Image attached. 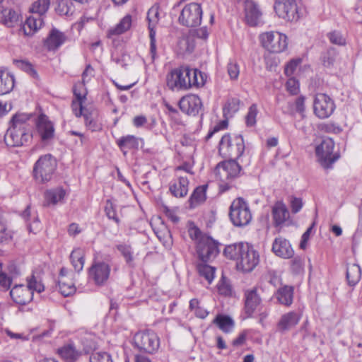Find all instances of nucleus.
Masks as SVG:
<instances>
[{
	"mask_svg": "<svg viewBox=\"0 0 362 362\" xmlns=\"http://www.w3.org/2000/svg\"><path fill=\"white\" fill-rule=\"evenodd\" d=\"M259 40L262 47L272 53H280L288 46L287 36L276 31L262 33L259 35Z\"/></svg>",
	"mask_w": 362,
	"mask_h": 362,
	"instance_id": "6",
	"label": "nucleus"
},
{
	"mask_svg": "<svg viewBox=\"0 0 362 362\" xmlns=\"http://www.w3.org/2000/svg\"><path fill=\"white\" fill-rule=\"evenodd\" d=\"M361 270L356 264H349L346 269V279L350 286H355L360 280Z\"/></svg>",
	"mask_w": 362,
	"mask_h": 362,
	"instance_id": "36",
	"label": "nucleus"
},
{
	"mask_svg": "<svg viewBox=\"0 0 362 362\" xmlns=\"http://www.w3.org/2000/svg\"><path fill=\"white\" fill-rule=\"evenodd\" d=\"M110 266L103 262H94L89 269V276L98 286L103 285L109 279Z\"/></svg>",
	"mask_w": 362,
	"mask_h": 362,
	"instance_id": "16",
	"label": "nucleus"
},
{
	"mask_svg": "<svg viewBox=\"0 0 362 362\" xmlns=\"http://www.w3.org/2000/svg\"><path fill=\"white\" fill-rule=\"evenodd\" d=\"M329 41L334 45H344L346 44L345 37L338 31H333L328 34Z\"/></svg>",
	"mask_w": 362,
	"mask_h": 362,
	"instance_id": "53",
	"label": "nucleus"
},
{
	"mask_svg": "<svg viewBox=\"0 0 362 362\" xmlns=\"http://www.w3.org/2000/svg\"><path fill=\"white\" fill-rule=\"evenodd\" d=\"M335 50L334 49H330L327 50L326 53L322 57L323 64L325 66H329L333 64L335 60Z\"/></svg>",
	"mask_w": 362,
	"mask_h": 362,
	"instance_id": "59",
	"label": "nucleus"
},
{
	"mask_svg": "<svg viewBox=\"0 0 362 362\" xmlns=\"http://www.w3.org/2000/svg\"><path fill=\"white\" fill-rule=\"evenodd\" d=\"M85 83L82 82L76 83L74 86V95L76 98L79 100H86V90L84 88Z\"/></svg>",
	"mask_w": 362,
	"mask_h": 362,
	"instance_id": "55",
	"label": "nucleus"
},
{
	"mask_svg": "<svg viewBox=\"0 0 362 362\" xmlns=\"http://www.w3.org/2000/svg\"><path fill=\"white\" fill-rule=\"evenodd\" d=\"M261 299L255 288L247 290L245 293V312L250 316L255 313L260 305Z\"/></svg>",
	"mask_w": 362,
	"mask_h": 362,
	"instance_id": "22",
	"label": "nucleus"
},
{
	"mask_svg": "<svg viewBox=\"0 0 362 362\" xmlns=\"http://www.w3.org/2000/svg\"><path fill=\"white\" fill-rule=\"evenodd\" d=\"M75 274L65 267L60 269L58 288L60 293L64 296H69L75 293L76 286L74 281Z\"/></svg>",
	"mask_w": 362,
	"mask_h": 362,
	"instance_id": "15",
	"label": "nucleus"
},
{
	"mask_svg": "<svg viewBox=\"0 0 362 362\" xmlns=\"http://www.w3.org/2000/svg\"><path fill=\"white\" fill-rule=\"evenodd\" d=\"M177 45L181 54L191 53L195 47V41L192 36V33L188 31L182 35L178 41Z\"/></svg>",
	"mask_w": 362,
	"mask_h": 362,
	"instance_id": "31",
	"label": "nucleus"
},
{
	"mask_svg": "<svg viewBox=\"0 0 362 362\" xmlns=\"http://www.w3.org/2000/svg\"><path fill=\"white\" fill-rule=\"evenodd\" d=\"M245 21L250 26H257L262 21V13L259 6L253 1H247L245 4Z\"/></svg>",
	"mask_w": 362,
	"mask_h": 362,
	"instance_id": "19",
	"label": "nucleus"
},
{
	"mask_svg": "<svg viewBox=\"0 0 362 362\" xmlns=\"http://www.w3.org/2000/svg\"><path fill=\"white\" fill-rule=\"evenodd\" d=\"M240 100L236 98H232L228 100L223 107V112L225 115L231 117L239 110Z\"/></svg>",
	"mask_w": 362,
	"mask_h": 362,
	"instance_id": "47",
	"label": "nucleus"
},
{
	"mask_svg": "<svg viewBox=\"0 0 362 362\" xmlns=\"http://www.w3.org/2000/svg\"><path fill=\"white\" fill-rule=\"evenodd\" d=\"M206 76L197 69L180 66L172 69L166 76V86L172 91L187 90L192 87H202Z\"/></svg>",
	"mask_w": 362,
	"mask_h": 362,
	"instance_id": "1",
	"label": "nucleus"
},
{
	"mask_svg": "<svg viewBox=\"0 0 362 362\" xmlns=\"http://www.w3.org/2000/svg\"><path fill=\"white\" fill-rule=\"evenodd\" d=\"M300 59L291 60L285 66L284 72L286 76H291L300 63Z\"/></svg>",
	"mask_w": 362,
	"mask_h": 362,
	"instance_id": "63",
	"label": "nucleus"
},
{
	"mask_svg": "<svg viewBox=\"0 0 362 362\" xmlns=\"http://www.w3.org/2000/svg\"><path fill=\"white\" fill-rule=\"evenodd\" d=\"M206 185H202L197 187L189 198L191 207H194L197 204L204 202L206 199Z\"/></svg>",
	"mask_w": 362,
	"mask_h": 362,
	"instance_id": "41",
	"label": "nucleus"
},
{
	"mask_svg": "<svg viewBox=\"0 0 362 362\" xmlns=\"http://www.w3.org/2000/svg\"><path fill=\"white\" fill-rule=\"evenodd\" d=\"M196 252L202 262H211L219 253L218 243L211 237H202L197 243Z\"/></svg>",
	"mask_w": 362,
	"mask_h": 362,
	"instance_id": "9",
	"label": "nucleus"
},
{
	"mask_svg": "<svg viewBox=\"0 0 362 362\" xmlns=\"http://www.w3.org/2000/svg\"><path fill=\"white\" fill-rule=\"evenodd\" d=\"M188 233L190 238L194 240L196 244L202 237H208L207 235H203L201 230L194 223H189Z\"/></svg>",
	"mask_w": 362,
	"mask_h": 362,
	"instance_id": "52",
	"label": "nucleus"
},
{
	"mask_svg": "<svg viewBox=\"0 0 362 362\" xmlns=\"http://www.w3.org/2000/svg\"><path fill=\"white\" fill-rule=\"evenodd\" d=\"M117 144L121 149L138 148L139 139L133 135H127L118 139Z\"/></svg>",
	"mask_w": 362,
	"mask_h": 362,
	"instance_id": "43",
	"label": "nucleus"
},
{
	"mask_svg": "<svg viewBox=\"0 0 362 362\" xmlns=\"http://www.w3.org/2000/svg\"><path fill=\"white\" fill-rule=\"evenodd\" d=\"M132 25V17L125 16L115 26L110 28L107 31V37L113 38L127 31Z\"/></svg>",
	"mask_w": 362,
	"mask_h": 362,
	"instance_id": "29",
	"label": "nucleus"
},
{
	"mask_svg": "<svg viewBox=\"0 0 362 362\" xmlns=\"http://www.w3.org/2000/svg\"><path fill=\"white\" fill-rule=\"evenodd\" d=\"M30 119V115L16 113L11 118L10 127L31 131V126L29 124Z\"/></svg>",
	"mask_w": 362,
	"mask_h": 362,
	"instance_id": "32",
	"label": "nucleus"
},
{
	"mask_svg": "<svg viewBox=\"0 0 362 362\" xmlns=\"http://www.w3.org/2000/svg\"><path fill=\"white\" fill-rule=\"evenodd\" d=\"M150 37V55L151 62H153L155 59L157 58V48L156 44V30H151L149 33Z\"/></svg>",
	"mask_w": 362,
	"mask_h": 362,
	"instance_id": "56",
	"label": "nucleus"
},
{
	"mask_svg": "<svg viewBox=\"0 0 362 362\" xmlns=\"http://www.w3.org/2000/svg\"><path fill=\"white\" fill-rule=\"evenodd\" d=\"M169 190L171 194L177 198L185 197L189 190L188 178L182 175H175L169 185Z\"/></svg>",
	"mask_w": 362,
	"mask_h": 362,
	"instance_id": "18",
	"label": "nucleus"
},
{
	"mask_svg": "<svg viewBox=\"0 0 362 362\" xmlns=\"http://www.w3.org/2000/svg\"><path fill=\"white\" fill-rule=\"evenodd\" d=\"M89 361L90 362H113L111 355L105 351L93 353Z\"/></svg>",
	"mask_w": 362,
	"mask_h": 362,
	"instance_id": "50",
	"label": "nucleus"
},
{
	"mask_svg": "<svg viewBox=\"0 0 362 362\" xmlns=\"http://www.w3.org/2000/svg\"><path fill=\"white\" fill-rule=\"evenodd\" d=\"M202 13V8L199 4H188L180 11L178 22L187 28L197 27L201 24Z\"/></svg>",
	"mask_w": 362,
	"mask_h": 362,
	"instance_id": "7",
	"label": "nucleus"
},
{
	"mask_svg": "<svg viewBox=\"0 0 362 362\" xmlns=\"http://www.w3.org/2000/svg\"><path fill=\"white\" fill-rule=\"evenodd\" d=\"M17 64L18 66L25 72L28 73L33 76H37V72L33 69V65L28 62L21 60L18 61Z\"/></svg>",
	"mask_w": 362,
	"mask_h": 362,
	"instance_id": "62",
	"label": "nucleus"
},
{
	"mask_svg": "<svg viewBox=\"0 0 362 362\" xmlns=\"http://www.w3.org/2000/svg\"><path fill=\"white\" fill-rule=\"evenodd\" d=\"M70 259L76 272H79L83 269L84 258L82 250L79 248L74 250L70 255Z\"/></svg>",
	"mask_w": 362,
	"mask_h": 362,
	"instance_id": "39",
	"label": "nucleus"
},
{
	"mask_svg": "<svg viewBox=\"0 0 362 362\" xmlns=\"http://www.w3.org/2000/svg\"><path fill=\"white\" fill-rule=\"evenodd\" d=\"M245 151V143L241 135L230 136L225 134L219 142V152L225 156L234 157L239 160Z\"/></svg>",
	"mask_w": 362,
	"mask_h": 362,
	"instance_id": "4",
	"label": "nucleus"
},
{
	"mask_svg": "<svg viewBox=\"0 0 362 362\" xmlns=\"http://www.w3.org/2000/svg\"><path fill=\"white\" fill-rule=\"evenodd\" d=\"M272 216L276 226L282 225L289 218V212L283 202L275 203L272 207Z\"/></svg>",
	"mask_w": 362,
	"mask_h": 362,
	"instance_id": "25",
	"label": "nucleus"
},
{
	"mask_svg": "<svg viewBox=\"0 0 362 362\" xmlns=\"http://www.w3.org/2000/svg\"><path fill=\"white\" fill-rule=\"evenodd\" d=\"M276 297L281 304L285 305H291L293 302V288L288 286L280 288L276 293Z\"/></svg>",
	"mask_w": 362,
	"mask_h": 362,
	"instance_id": "33",
	"label": "nucleus"
},
{
	"mask_svg": "<svg viewBox=\"0 0 362 362\" xmlns=\"http://www.w3.org/2000/svg\"><path fill=\"white\" fill-rule=\"evenodd\" d=\"M32 136V132L30 130L10 127L4 136V141L8 146H21L30 142Z\"/></svg>",
	"mask_w": 362,
	"mask_h": 362,
	"instance_id": "14",
	"label": "nucleus"
},
{
	"mask_svg": "<svg viewBox=\"0 0 362 362\" xmlns=\"http://www.w3.org/2000/svg\"><path fill=\"white\" fill-rule=\"evenodd\" d=\"M229 216L233 224L238 227L248 225L252 218L247 203L240 197L234 199L232 202Z\"/></svg>",
	"mask_w": 362,
	"mask_h": 362,
	"instance_id": "3",
	"label": "nucleus"
},
{
	"mask_svg": "<svg viewBox=\"0 0 362 362\" xmlns=\"http://www.w3.org/2000/svg\"><path fill=\"white\" fill-rule=\"evenodd\" d=\"M197 270L199 275L204 277L208 282L209 284H211L215 277L216 273V267L210 266L206 262H202L198 264Z\"/></svg>",
	"mask_w": 362,
	"mask_h": 362,
	"instance_id": "38",
	"label": "nucleus"
},
{
	"mask_svg": "<svg viewBox=\"0 0 362 362\" xmlns=\"http://www.w3.org/2000/svg\"><path fill=\"white\" fill-rule=\"evenodd\" d=\"M85 100H79L77 98L73 100L71 103V109L76 117H80L83 116L84 112L88 111L86 108L83 107V103Z\"/></svg>",
	"mask_w": 362,
	"mask_h": 362,
	"instance_id": "51",
	"label": "nucleus"
},
{
	"mask_svg": "<svg viewBox=\"0 0 362 362\" xmlns=\"http://www.w3.org/2000/svg\"><path fill=\"white\" fill-rule=\"evenodd\" d=\"M14 77L8 69H0V95L9 93L14 87Z\"/></svg>",
	"mask_w": 362,
	"mask_h": 362,
	"instance_id": "24",
	"label": "nucleus"
},
{
	"mask_svg": "<svg viewBox=\"0 0 362 362\" xmlns=\"http://www.w3.org/2000/svg\"><path fill=\"white\" fill-rule=\"evenodd\" d=\"M117 250L124 257L127 264L129 267H134V252L131 245L126 243H120L116 245Z\"/></svg>",
	"mask_w": 362,
	"mask_h": 362,
	"instance_id": "37",
	"label": "nucleus"
},
{
	"mask_svg": "<svg viewBox=\"0 0 362 362\" xmlns=\"http://www.w3.org/2000/svg\"><path fill=\"white\" fill-rule=\"evenodd\" d=\"M11 282H12L11 278L10 276H8L1 269L0 272V291L8 290L11 287Z\"/></svg>",
	"mask_w": 362,
	"mask_h": 362,
	"instance_id": "58",
	"label": "nucleus"
},
{
	"mask_svg": "<svg viewBox=\"0 0 362 362\" xmlns=\"http://www.w3.org/2000/svg\"><path fill=\"white\" fill-rule=\"evenodd\" d=\"M241 167L235 159L219 163L215 168L216 177L223 183L228 184L239 177Z\"/></svg>",
	"mask_w": 362,
	"mask_h": 362,
	"instance_id": "8",
	"label": "nucleus"
},
{
	"mask_svg": "<svg viewBox=\"0 0 362 362\" xmlns=\"http://www.w3.org/2000/svg\"><path fill=\"white\" fill-rule=\"evenodd\" d=\"M135 346L141 351L152 354L159 347V339L151 331L139 332L134 337Z\"/></svg>",
	"mask_w": 362,
	"mask_h": 362,
	"instance_id": "11",
	"label": "nucleus"
},
{
	"mask_svg": "<svg viewBox=\"0 0 362 362\" xmlns=\"http://www.w3.org/2000/svg\"><path fill=\"white\" fill-rule=\"evenodd\" d=\"M216 287L218 293L221 296L230 297L233 294V286H231L230 281L224 276H222L221 279L218 282Z\"/></svg>",
	"mask_w": 362,
	"mask_h": 362,
	"instance_id": "42",
	"label": "nucleus"
},
{
	"mask_svg": "<svg viewBox=\"0 0 362 362\" xmlns=\"http://www.w3.org/2000/svg\"><path fill=\"white\" fill-rule=\"evenodd\" d=\"M274 9L279 18L287 21H296L299 18L296 0H275Z\"/></svg>",
	"mask_w": 362,
	"mask_h": 362,
	"instance_id": "13",
	"label": "nucleus"
},
{
	"mask_svg": "<svg viewBox=\"0 0 362 362\" xmlns=\"http://www.w3.org/2000/svg\"><path fill=\"white\" fill-rule=\"evenodd\" d=\"M199 301L197 299H192L189 302V308L192 310H194L196 317H205L209 313L204 310H202L199 306Z\"/></svg>",
	"mask_w": 362,
	"mask_h": 362,
	"instance_id": "61",
	"label": "nucleus"
},
{
	"mask_svg": "<svg viewBox=\"0 0 362 362\" xmlns=\"http://www.w3.org/2000/svg\"><path fill=\"white\" fill-rule=\"evenodd\" d=\"M258 114L257 105L252 104L248 109L247 114L245 117V123L247 127H254L256 124L257 115Z\"/></svg>",
	"mask_w": 362,
	"mask_h": 362,
	"instance_id": "49",
	"label": "nucleus"
},
{
	"mask_svg": "<svg viewBox=\"0 0 362 362\" xmlns=\"http://www.w3.org/2000/svg\"><path fill=\"white\" fill-rule=\"evenodd\" d=\"M65 194V191L59 187L47 190L44 194V206H50L57 204L64 199Z\"/></svg>",
	"mask_w": 362,
	"mask_h": 362,
	"instance_id": "28",
	"label": "nucleus"
},
{
	"mask_svg": "<svg viewBox=\"0 0 362 362\" xmlns=\"http://www.w3.org/2000/svg\"><path fill=\"white\" fill-rule=\"evenodd\" d=\"M286 89L291 95H297L299 92V83L295 78H290L286 82Z\"/></svg>",
	"mask_w": 362,
	"mask_h": 362,
	"instance_id": "57",
	"label": "nucleus"
},
{
	"mask_svg": "<svg viewBox=\"0 0 362 362\" xmlns=\"http://www.w3.org/2000/svg\"><path fill=\"white\" fill-rule=\"evenodd\" d=\"M272 251L276 256L284 259H290L294 255V250L290 243L281 237L275 238L272 245Z\"/></svg>",
	"mask_w": 362,
	"mask_h": 362,
	"instance_id": "20",
	"label": "nucleus"
},
{
	"mask_svg": "<svg viewBox=\"0 0 362 362\" xmlns=\"http://www.w3.org/2000/svg\"><path fill=\"white\" fill-rule=\"evenodd\" d=\"M57 12L61 16H72L75 12L74 6L71 0H60L56 8Z\"/></svg>",
	"mask_w": 362,
	"mask_h": 362,
	"instance_id": "44",
	"label": "nucleus"
},
{
	"mask_svg": "<svg viewBox=\"0 0 362 362\" xmlns=\"http://www.w3.org/2000/svg\"><path fill=\"white\" fill-rule=\"evenodd\" d=\"M66 40L64 34L56 28H53L45 40V45L49 50L58 49Z\"/></svg>",
	"mask_w": 362,
	"mask_h": 362,
	"instance_id": "27",
	"label": "nucleus"
},
{
	"mask_svg": "<svg viewBox=\"0 0 362 362\" xmlns=\"http://www.w3.org/2000/svg\"><path fill=\"white\" fill-rule=\"evenodd\" d=\"M105 211L106 216L108 217V218L112 219L117 224L119 223V219L117 216L115 206L110 201L107 202L105 207Z\"/></svg>",
	"mask_w": 362,
	"mask_h": 362,
	"instance_id": "54",
	"label": "nucleus"
},
{
	"mask_svg": "<svg viewBox=\"0 0 362 362\" xmlns=\"http://www.w3.org/2000/svg\"><path fill=\"white\" fill-rule=\"evenodd\" d=\"M213 324L225 333L231 332L235 327V322L233 318H214Z\"/></svg>",
	"mask_w": 362,
	"mask_h": 362,
	"instance_id": "45",
	"label": "nucleus"
},
{
	"mask_svg": "<svg viewBox=\"0 0 362 362\" xmlns=\"http://www.w3.org/2000/svg\"><path fill=\"white\" fill-rule=\"evenodd\" d=\"M49 6V0H37L33 4L30 11L33 13V16L42 18V15L47 11Z\"/></svg>",
	"mask_w": 362,
	"mask_h": 362,
	"instance_id": "40",
	"label": "nucleus"
},
{
	"mask_svg": "<svg viewBox=\"0 0 362 362\" xmlns=\"http://www.w3.org/2000/svg\"><path fill=\"white\" fill-rule=\"evenodd\" d=\"M298 323V318H281L278 323V329L285 330L288 329L291 325Z\"/></svg>",
	"mask_w": 362,
	"mask_h": 362,
	"instance_id": "60",
	"label": "nucleus"
},
{
	"mask_svg": "<svg viewBox=\"0 0 362 362\" xmlns=\"http://www.w3.org/2000/svg\"><path fill=\"white\" fill-rule=\"evenodd\" d=\"M37 129L42 140L46 141L54 136V129L52 123L45 115H40L37 122Z\"/></svg>",
	"mask_w": 362,
	"mask_h": 362,
	"instance_id": "23",
	"label": "nucleus"
},
{
	"mask_svg": "<svg viewBox=\"0 0 362 362\" xmlns=\"http://www.w3.org/2000/svg\"><path fill=\"white\" fill-rule=\"evenodd\" d=\"M10 296L13 300L18 304H25L33 299V295L28 286L22 284L16 285L11 291Z\"/></svg>",
	"mask_w": 362,
	"mask_h": 362,
	"instance_id": "21",
	"label": "nucleus"
},
{
	"mask_svg": "<svg viewBox=\"0 0 362 362\" xmlns=\"http://www.w3.org/2000/svg\"><path fill=\"white\" fill-rule=\"evenodd\" d=\"M18 18V14L12 9H3L0 13V21L8 27H13Z\"/></svg>",
	"mask_w": 362,
	"mask_h": 362,
	"instance_id": "35",
	"label": "nucleus"
},
{
	"mask_svg": "<svg viewBox=\"0 0 362 362\" xmlns=\"http://www.w3.org/2000/svg\"><path fill=\"white\" fill-rule=\"evenodd\" d=\"M57 354L66 362H75L81 356V352L69 343L57 349Z\"/></svg>",
	"mask_w": 362,
	"mask_h": 362,
	"instance_id": "26",
	"label": "nucleus"
},
{
	"mask_svg": "<svg viewBox=\"0 0 362 362\" xmlns=\"http://www.w3.org/2000/svg\"><path fill=\"white\" fill-rule=\"evenodd\" d=\"M226 257L236 261L238 269L243 272H252L259 262V252L247 243H239L226 247Z\"/></svg>",
	"mask_w": 362,
	"mask_h": 362,
	"instance_id": "2",
	"label": "nucleus"
},
{
	"mask_svg": "<svg viewBox=\"0 0 362 362\" xmlns=\"http://www.w3.org/2000/svg\"><path fill=\"white\" fill-rule=\"evenodd\" d=\"M42 18L32 15L27 18L22 30L25 35H32L42 27Z\"/></svg>",
	"mask_w": 362,
	"mask_h": 362,
	"instance_id": "30",
	"label": "nucleus"
},
{
	"mask_svg": "<svg viewBox=\"0 0 362 362\" xmlns=\"http://www.w3.org/2000/svg\"><path fill=\"white\" fill-rule=\"evenodd\" d=\"M56 168V160L50 154L42 156L35 163L34 177L41 182H48L51 180Z\"/></svg>",
	"mask_w": 362,
	"mask_h": 362,
	"instance_id": "5",
	"label": "nucleus"
},
{
	"mask_svg": "<svg viewBox=\"0 0 362 362\" xmlns=\"http://www.w3.org/2000/svg\"><path fill=\"white\" fill-rule=\"evenodd\" d=\"M336 108L332 98L325 93H317L313 101L315 115L320 119L330 117Z\"/></svg>",
	"mask_w": 362,
	"mask_h": 362,
	"instance_id": "12",
	"label": "nucleus"
},
{
	"mask_svg": "<svg viewBox=\"0 0 362 362\" xmlns=\"http://www.w3.org/2000/svg\"><path fill=\"white\" fill-rule=\"evenodd\" d=\"M334 142L330 138L325 139L316 147V155L321 165L326 169L331 168L332 164L338 159L339 156L333 154Z\"/></svg>",
	"mask_w": 362,
	"mask_h": 362,
	"instance_id": "10",
	"label": "nucleus"
},
{
	"mask_svg": "<svg viewBox=\"0 0 362 362\" xmlns=\"http://www.w3.org/2000/svg\"><path fill=\"white\" fill-rule=\"evenodd\" d=\"M27 286L33 293L34 291L40 293L45 290V286L38 275H32L30 277H28L27 279Z\"/></svg>",
	"mask_w": 362,
	"mask_h": 362,
	"instance_id": "46",
	"label": "nucleus"
},
{
	"mask_svg": "<svg viewBox=\"0 0 362 362\" xmlns=\"http://www.w3.org/2000/svg\"><path fill=\"white\" fill-rule=\"evenodd\" d=\"M193 162H185L182 165H180L175 169V175H181V171H184L187 173L193 175L192 171Z\"/></svg>",
	"mask_w": 362,
	"mask_h": 362,
	"instance_id": "64",
	"label": "nucleus"
},
{
	"mask_svg": "<svg viewBox=\"0 0 362 362\" xmlns=\"http://www.w3.org/2000/svg\"><path fill=\"white\" fill-rule=\"evenodd\" d=\"M83 117L86 126L90 131L97 132L102 129V124L98 119V112L96 111L84 112Z\"/></svg>",
	"mask_w": 362,
	"mask_h": 362,
	"instance_id": "34",
	"label": "nucleus"
},
{
	"mask_svg": "<svg viewBox=\"0 0 362 362\" xmlns=\"http://www.w3.org/2000/svg\"><path fill=\"white\" fill-rule=\"evenodd\" d=\"M180 110L189 115L199 114L202 107V103L197 95H187L182 97L179 101Z\"/></svg>",
	"mask_w": 362,
	"mask_h": 362,
	"instance_id": "17",
	"label": "nucleus"
},
{
	"mask_svg": "<svg viewBox=\"0 0 362 362\" xmlns=\"http://www.w3.org/2000/svg\"><path fill=\"white\" fill-rule=\"evenodd\" d=\"M159 12L157 7H151L147 13V20L148 21L149 33L151 30H155L156 25L159 21Z\"/></svg>",
	"mask_w": 362,
	"mask_h": 362,
	"instance_id": "48",
	"label": "nucleus"
}]
</instances>
